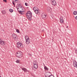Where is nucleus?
I'll return each mask as SVG.
<instances>
[{
    "instance_id": "423d86ee",
    "label": "nucleus",
    "mask_w": 77,
    "mask_h": 77,
    "mask_svg": "<svg viewBox=\"0 0 77 77\" xmlns=\"http://www.w3.org/2000/svg\"><path fill=\"white\" fill-rule=\"evenodd\" d=\"M17 10L19 14H21V15H24V14H25V11H20L19 10V8H18L17 9Z\"/></svg>"
},
{
    "instance_id": "9d476101",
    "label": "nucleus",
    "mask_w": 77,
    "mask_h": 77,
    "mask_svg": "<svg viewBox=\"0 0 77 77\" xmlns=\"http://www.w3.org/2000/svg\"><path fill=\"white\" fill-rule=\"evenodd\" d=\"M47 11L48 12H50L51 11V8L48 7L47 8Z\"/></svg>"
},
{
    "instance_id": "f257e3e1",
    "label": "nucleus",
    "mask_w": 77,
    "mask_h": 77,
    "mask_svg": "<svg viewBox=\"0 0 77 77\" xmlns=\"http://www.w3.org/2000/svg\"><path fill=\"white\" fill-rule=\"evenodd\" d=\"M25 15H26L27 18L29 20H32V13L31 11H28Z\"/></svg>"
},
{
    "instance_id": "a878e982",
    "label": "nucleus",
    "mask_w": 77,
    "mask_h": 77,
    "mask_svg": "<svg viewBox=\"0 0 77 77\" xmlns=\"http://www.w3.org/2000/svg\"><path fill=\"white\" fill-rule=\"evenodd\" d=\"M25 5L26 6H28V4H27V3H25Z\"/></svg>"
},
{
    "instance_id": "cd10ccee",
    "label": "nucleus",
    "mask_w": 77,
    "mask_h": 77,
    "mask_svg": "<svg viewBox=\"0 0 77 77\" xmlns=\"http://www.w3.org/2000/svg\"><path fill=\"white\" fill-rule=\"evenodd\" d=\"M75 20H77V16L75 17Z\"/></svg>"
},
{
    "instance_id": "f704fd0d",
    "label": "nucleus",
    "mask_w": 77,
    "mask_h": 77,
    "mask_svg": "<svg viewBox=\"0 0 77 77\" xmlns=\"http://www.w3.org/2000/svg\"><path fill=\"white\" fill-rule=\"evenodd\" d=\"M0 77H2V76H0Z\"/></svg>"
},
{
    "instance_id": "1a4fd4ad",
    "label": "nucleus",
    "mask_w": 77,
    "mask_h": 77,
    "mask_svg": "<svg viewBox=\"0 0 77 77\" xmlns=\"http://www.w3.org/2000/svg\"><path fill=\"white\" fill-rule=\"evenodd\" d=\"M51 4L52 5H53V6H55L56 5V1H51Z\"/></svg>"
},
{
    "instance_id": "a211bd4d",
    "label": "nucleus",
    "mask_w": 77,
    "mask_h": 77,
    "mask_svg": "<svg viewBox=\"0 0 77 77\" xmlns=\"http://www.w3.org/2000/svg\"><path fill=\"white\" fill-rule=\"evenodd\" d=\"M33 66L34 68H35V69H37V68L38 67V64L33 65Z\"/></svg>"
},
{
    "instance_id": "393cba45",
    "label": "nucleus",
    "mask_w": 77,
    "mask_h": 77,
    "mask_svg": "<svg viewBox=\"0 0 77 77\" xmlns=\"http://www.w3.org/2000/svg\"><path fill=\"white\" fill-rule=\"evenodd\" d=\"M12 3H13V5H14V6H15V3H14V1L12 2Z\"/></svg>"
},
{
    "instance_id": "6e6552de",
    "label": "nucleus",
    "mask_w": 77,
    "mask_h": 77,
    "mask_svg": "<svg viewBox=\"0 0 77 77\" xmlns=\"http://www.w3.org/2000/svg\"><path fill=\"white\" fill-rule=\"evenodd\" d=\"M5 42L4 41L1 40L0 41V44L2 46H3L5 45Z\"/></svg>"
},
{
    "instance_id": "c85d7f7f",
    "label": "nucleus",
    "mask_w": 77,
    "mask_h": 77,
    "mask_svg": "<svg viewBox=\"0 0 77 77\" xmlns=\"http://www.w3.org/2000/svg\"><path fill=\"white\" fill-rule=\"evenodd\" d=\"M63 19V17H60V19Z\"/></svg>"
},
{
    "instance_id": "4be33fe9",
    "label": "nucleus",
    "mask_w": 77,
    "mask_h": 77,
    "mask_svg": "<svg viewBox=\"0 0 77 77\" xmlns=\"http://www.w3.org/2000/svg\"><path fill=\"white\" fill-rule=\"evenodd\" d=\"M16 63H20V60H17L16 61Z\"/></svg>"
},
{
    "instance_id": "2f4dec72",
    "label": "nucleus",
    "mask_w": 77,
    "mask_h": 77,
    "mask_svg": "<svg viewBox=\"0 0 77 77\" xmlns=\"http://www.w3.org/2000/svg\"><path fill=\"white\" fill-rule=\"evenodd\" d=\"M66 28H67V29H68V26H67Z\"/></svg>"
},
{
    "instance_id": "9b49d317",
    "label": "nucleus",
    "mask_w": 77,
    "mask_h": 77,
    "mask_svg": "<svg viewBox=\"0 0 77 77\" xmlns=\"http://www.w3.org/2000/svg\"><path fill=\"white\" fill-rule=\"evenodd\" d=\"M73 65L74 67L77 68V63L76 61H73Z\"/></svg>"
},
{
    "instance_id": "f8f14e48",
    "label": "nucleus",
    "mask_w": 77,
    "mask_h": 77,
    "mask_svg": "<svg viewBox=\"0 0 77 77\" xmlns=\"http://www.w3.org/2000/svg\"><path fill=\"white\" fill-rule=\"evenodd\" d=\"M44 69H45V71H48L49 69L47 67V66H44Z\"/></svg>"
},
{
    "instance_id": "b1692460",
    "label": "nucleus",
    "mask_w": 77,
    "mask_h": 77,
    "mask_svg": "<svg viewBox=\"0 0 77 77\" xmlns=\"http://www.w3.org/2000/svg\"><path fill=\"white\" fill-rule=\"evenodd\" d=\"M16 32L17 33H20V31H19V30H18V29H16Z\"/></svg>"
},
{
    "instance_id": "dca6fc26",
    "label": "nucleus",
    "mask_w": 77,
    "mask_h": 77,
    "mask_svg": "<svg viewBox=\"0 0 77 77\" xmlns=\"http://www.w3.org/2000/svg\"><path fill=\"white\" fill-rule=\"evenodd\" d=\"M34 12L36 14H38V15H39L40 14V13L39 12V10L34 11Z\"/></svg>"
},
{
    "instance_id": "7ed1b4c3",
    "label": "nucleus",
    "mask_w": 77,
    "mask_h": 77,
    "mask_svg": "<svg viewBox=\"0 0 77 77\" xmlns=\"http://www.w3.org/2000/svg\"><path fill=\"white\" fill-rule=\"evenodd\" d=\"M17 47L18 48H23V43L22 42H18L17 43Z\"/></svg>"
},
{
    "instance_id": "4468645a",
    "label": "nucleus",
    "mask_w": 77,
    "mask_h": 77,
    "mask_svg": "<svg viewBox=\"0 0 77 77\" xmlns=\"http://www.w3.org/2000/svg\"><path fill=\"white\" fill-rule=\"evenodd\" d=\"M1 12L2 13V14L3 15H5V14H6V11H5V10H2Z\"/></svg>"
},
{
    "instance_id": "39448f33",
    "label": "nucleus",
    "mask_w": 77,
    "mask_h": 77,
    "mask_svg": "<svg viewBox=\"0 0 77 77\" xmlns=\"http://www.w3.org/2000/svg\"><path fill=\"white\" fill-rule=\"evenodd\" d=\"M49 74H51V75H50L49 73H47L45 76L46 77H54V75L51 74V72H49Z\"/></svg>"
},
{
    "instance_id": "ddd939ff",
    "label": "nucleus",
    "mask_w": 77,
    "mask_h": 77,
    "mask_svg": "<svg viewBox=\"0 0 77 77\" xmlns=\"http://www.w3.org/2000/svg\"><path fill=\"white\" fill-rule=\"evenodd\" d=\"M21 69H22V71H24V72H27V70L26 68H21Z\"/></svg>"
},
{
    "instance_id": "412c9836",
    "label": "nucleus",
    "mask_w": 77,
    "mask_h": 77,
    "mask_svg": "<svg viewBox=\"0 0 77 77\" xmlns=\"http://www.w3.org/2000/svg\"><path fill=\"white\" fill-rule=\"evenodd\" d=\"M9 11H10V12L11 13L13 12V11H14V10L12 9H9Z\"/></svg>"
},
{
    "instance_id": "f03ea898",
    "label": "nucleus",
    "mask_w": 77,
    "mask_h": 77,
    "mask_svg": "<svg viewBox=\"0 0 77 77\" xmlns=\"http://www.w3.org/2000/svg\"><path fill=\"white\" fill-rule=\"evenodd\" d=\"M25 38L26 40V44H30V39H29V36L27 35L25 36Z\"/></svg>"
},
{
    "instance_id": "473e14b6",
    "label": "nucleus",
    "mask_w": 77,
    "mask_h": 77,
    "mask_svg": "<svg viewBox=\"0 0 77 77\" xmlns=\"http://www.w3.org/2000/svg\"><path fill=\"white\" fill-rule=\"evenodd\" d=\"M16 1H18V0H15V2H16Z\"/></svg>"
},
{
    "instance_id": "2eb2a0df",
    "label": "nucleus",
    "mask_w": 77,
    "mask_h": 77,
    "mask_svg": "<svg viewBox=\"0 0 77 77\" xmlns=\"http://www.w3.org/2000/svg\"><path fill=\"white\" fill-rule=\"evenodd\" d=\"M45 17H46V14H43L42 15V18L43 19L45 20Z\"/></svg>"
},
{
    "instance_id": "aec40b11",
    "label": "nucleus",
    "mask_w": 77,
    "mask_h": 77,
    "mask_svg": "<svg viewBox=\"0 0 77 77\" xmlns=\"http://www.w3.org/2000/svg\"><path fill=\"white\" fill-rule=\"evenodd\" d=\"M60 21L61 23H63V22H64L63 19H61L60 20Z\"/></svg>"
},
{
    "instance_id": "7c9ffc66",
    "label": "nucleus",
    "mask_w": 77,
    "mask_h": 77,
    "mask_svg": "<svg viewBox=\"0 0 77 77\" xmlns=\"http://www.w3.org/2000/svg\"><path fill=\"white\" fill-rule=\"evenodd\" d=\"M75 52H77V50H75Z\"/></svg>"
},
{
    "instance_id": "bb28decb",
    "label": "nucleus",
    "mask_w": 77,
    "mask_h": 77,
    "mask_svg": "<svg viewBox=\"0 0 77 77\" xmlns=\"http://www.w3.org/2000/svg\"><path fill=\"white\" fill-rule=\"evenodd\" d=\"M3 1L4 2H5V3H6L7 2V0H3Z\"/></svg>"
},
{
    "instance_id": "20e7f679",
    "label": "nucleus",
    "mask_w": 77,
    "mask_h": 77,
    "mask_svg": "<svg viewBox=\"0 0 77 77\" xmlns=\"http://www.w3.org/2000/svg\"><path fill=\"white\" fill-rule=\"evenodd\" d=\"M16 56L19 58L20 57H21L23 56V53L20 51H18L17 52Z\"/></svg>"
},
{
    "instance_id": "6ab92c4d",
    "label": "nucleus",
    "mask_w": 77,
    "mask_h": 77,
    "mask_svg": "<svg viewBox=\"0 0 77 77\" xmlns=\"http://www.w3.org/2000/svg\"><path fill=\"white\" fill-rule=\"evenodd\" d=\"M33 65H38V63L36 61H34V62L33 63Z\"/></svg>"
},
{
    "instance_id": "0eeeda50",
    "label": "nucleus",
    "mask_w": 77,
    "mask_h": 77,
    "mask_svg": "<svg viewBox=\"0 0 77 77\" xmlns=\"http://www.w3.org/2000/svg\"><path fill=\"white\" fill-rule=\"evenodd\" d=\"M12 36L14 39H17V36L15 34H13L12 35Z\"/></svg>"
},
{
    "instance_id": "f3484780",
    "label": "nucleus",
    "mask_w": 77,
    "mask_h": 77,
    "mask_svg": "<svg viewBox=\"0 0 77 77\" xmlns=\"http://www.w3.org/2000/svg\"><path fill=\"white\" fill-rule=\"evenodd\" d=\"M33 10H34V11H35L39 10V8H38L37 7H35L33 8Z\"/></svg>"
},
{
    "instance_id": "72a5a7b5",
    "label": "nucleus",
    "mask_w": 77,
    "mask_h": 77,
    "mask_svg": "<svg viewBox=\"0 0 77 77\" xmlns=\"http://www.w3.org/2000/svg\"><path fill=\"white\" fill-rule=\"evenodd\" d=\"M52 19H53V18H54V17H52Z\"/></svg>"
},
{
    "instance_id": "c756f323",
    "label": "nucleus",
    "mask_w": 77,
    "mask_h": 77,
    "mask_svg": "<svg viewBox=\"0 0 77 77\" xmlns=\"http://www.w3.org/2000/svg\"><path fill=\"white\" fill-rule=\"evenodd\" d=\"M21 4H18V6H21Z\"/></svg>"
},
{
    "instance_id": "5701e85b",
    "label": "nucleus",
    "mask_w": 77,
    "mask_h": 77,
    "mask_svg": "<svg viewBox=\"0 0 77 77\" xmlns=\"http://www.w3.org/2000/svg\"><path fill=\"white\" fill-rule=\"evenodd\" d=\"M73 14H74V15H77V11H75L73 12Z\"/></svg>"
}]
</instances>
